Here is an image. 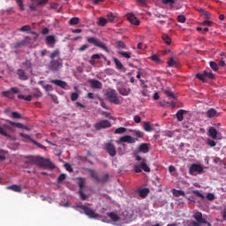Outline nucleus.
Wrapping results in <instances>:
<instances>
[{"label":"nucleus","mask_w":226,"mask_h":226,"mask_svg":"<svg viewBox=\"0 0 226 226\" xmlns=\"http://www.w3.org/2000/svg\"><path fill=\"white\" fill-rule=\"evenodd\" d=\"M168 65L169 66H176V60H174V58H171L169 62H168Z\"/></svg>","instance_id":"69168bd1"},{"label":"nucleus","mask_w":226,"mask_h":226,"mask_svg":"<svg viewBox=\"0 0 226 226\" xmlns=\"http://www.w3.org/2000/svg\"><path fill=\"white\" fill-rule=\"evenodd\" d=\"M59 56H61V51H59V49H55L50 55V59H56V57L60 59Z\"/></svg>","instance_id":"f704fd0d"},{"label":"nucleus","mask_w":226,"mask_h":226,"mask_svg":"<svg viewBox=\"0 0 226 226\" xmlns=\"http://www.w3.org/2000/svg\"><path fill=\"white\" fill-rule=\"evenodd\" d=\"M177 121H183L184 116H185V109H179L177 114Z\"/></svg>","instance_id":"2f4dec72"},{"label":"nucleus","mask_w":226,"mask_h":226,"mask_svg":"<svg viewBox=\"0 0 226 226\" xmlns=\"http://www.w3.org/2000/svg\"><path fill=\"white\" fill-rule=\"evenodd\" d=\"M11 91L14 94H19V93H20V90L19 88H17V87H11Z\"/></svg>","instance_id":"0e129e2a"},{"label":"nucleus","mask_w":226,"mask_h":226,"mask_svg":"<svg viewBox=\"0 0 226 226\" xmlns=\"http://www.w3.org/2000/svg\"><path fill=\"white\" fill-rule=\"evenodd\" d=\"M133 119H134V122H136L138 124L142 121V118H140V117L139 115L134 116Z\"/></svg>","instance_id":"338daca9"},{"label":"nucleus","mask_w":226,"mask_h":226,"mask_svg":"<svg viewBox=\"0 0 226 226\" xmlns=\"http://www.w3.org/2000/svg\"><path fill=\"white\" fill-rule=\"evenodd\" d=\"M39 84H41L43 87V89H45V91H54V87H52L51 85H43V81H40Z\"/></svg>","instance_id":"a19ab883"},{"label":"nucleus","mask_w":226,"mask_h":226,"mask_svg":"<svg viewBox=\"0 0 226 226\" xmlns=\"http://www.w3.org/2000/svg\"><path fill=\"white\" fill-rule=\"evenodd\" d=\"M64 168L66 169V170H68V172H73V168H72V165H70L69 163H65Z\"/></svg>","instance_id":"e2e57ef3"},{"label":"nucleus","mask_w":226,"mask_h":226,"mask_svg":"<svg viewBox=\"0 0 226 226\" xmlns=\"http://www.w3.org/2000/svg\"><path fill=\"white\" fill-rule=\"evenodd\" d=\"M177 19V21L181 24H185V22H186V17H185L184 15H178Z\"/></svg>","instance_id":"3c124183"},{"label":"nucleus","mask_w":226,"mask_h":226,"mask_svg":"<svg viewBox=\"0 0 226 226\" xmlns=\"http://www.w3.org/2000/svg\"><path fill=\"white\" fill-rule=\"evenodd\" d=\"M105 96L109 103H113L114 105H121L123 103V101L117 96V92L114 89L107 90Z\"/></svg>","instance_id":"20e7f679"},{"label":"nucleus","mask_w":226,"mask_h":226,"mask_svg":"<svg viewBox=\"0 0 226 226\" xmlns=\"http://www.w3.org/2000/svg\"><path fill=\"white\" fill-rule=\"evenodd\" d=\"M16 3L18 4V6L19 7V10H21V11H24V10H25L24 2L22 0H16Z\"/></svg>","instance_id":"603ef678"},{"label":"nucleus","mask_w":226,"mask_h":226,"mask_svg":"<svg viewBox=\"0 0 226 226\" xmlns=\"http://www.w3.org/2000/svg\"><path fill=\"white\" fill-rule=\"evenodd\" d=\"M71 100L72 102H77L79 100V94L78 93H72L71 94Z\"/></svg>","instance_id":"6e6d98bb"},{"label":"nucleus","mask_w":226,"mask_h":226,"mask_svg":"<svg viewBox=\"0 0 226 226\" xmlns=\"http://www.w3.org/2000/svg\"><path fill=\"white\" fill-rule=\"evenodd\" d=\"M163 4H170V6H174L175 0H162Z\"/></svg>","instance_id":"864d4df0"},{"label":"nucleus","mask_w":226,"mask_h":226,"mask_svg":"<svg viewBox=\"0 0 226 226\" xmlns=\"http://www.w3.org/2000/svg\"><path fill=\"white\" fill-rule=\"evenodd\" d=\"M143 128L145 132H153V127L149 122H144Z\"/></svg>","instance_id":"473e14b6"},{"label":"nucleus","mask_w":226,"mask_h":226,"mask_svg":"<svg viewBox=\"0 0 226 226\" xmlns=\"http://www.w3.org/2000/svg\"><path fill=\"white\" fill-rule=\"evenodd\" d=\"M116 19V16L112 12H109L107 14V19L108 22H114V19Z\"/></svg>","instance_id":"49530a36"},{"label":"nucleus","mask_w":226,"mask_h":226,"mask_svg":"<svg viewBox=\"0 0 226 226\" xmlns=\"http://www.w3.org/2000/svg\"><path fill=\"white\" fill-rule=\"evenodd\" d=\"M151 59L154 61V63H160V56L158 55H152Z\"/></svg>","instance_id":"bf43d9fd"},{"label":"nucleus","mask_w":226,"mask_h":226,"mask_svg":"<svg viewBox=\"0 0 226 226\" xmlns=\"http://www.w3.org/2000/svg\"><path fill=\"white\" fill-rule=\"evenodd\" d=\"M90 174L94 179H96V181L100 182V178L98 177V174H96V171L94 170H90Z\"/></svg>","instance_id":"4d7b16f0"},{"label":"nucleus","mask_w":226,"mask_h":226,"mask_svg":"<svg viewBox=\"0 0 226 226\" xmlns=\"http://www.w3.org/2000/svg\"><path fill=\"white\" fill-rule=\"evenodd\" d=\"M209 64H210V68H211L214 72H218V70H219V65H218V64H216V62L211 61V62L209 63Z\"/></svg>","instance_id":"58836bf2"},{"label":"nucleus","mask_w":226,"mask_h":226,"mask_svg":"<svg viewBox=\"0 0 226 226\" xmlns=\"http://www.w3.org/2000/svg\"><path fill=\"white\" fill-rule=\"evenodd\" d=\"M189 172L192 176H195L196 172L198 174H202L204 172V166L201 164L193 163L191 165Z\"/></svg>","instance_id":"6e6552de"},{"label":"nucleus","mask_w":226,"mask_h":226,"mask_svg":"<svg viewBox=\"0 0 226 226\" xmlns=\"http://www.w3.org/2000/svg\"><path fill=\"white\" fill-rule=\"evenodd\" d=\"M10 124H11L12 126H16L17 128H24V130H29V128H27V126H26L20 123L10 122Z\"/></svg>","instance_id":"4c0bfd02"},{"label":"nucleus","mask_w":226,"mask_h":226,"mask_svg":"<svg viewBox=\"0 0 226 226\" xmlns=\"http://www.w3.org/2000/svg\"><path fill=\"white\" fill-rule=\"evenodd\" d=\"M118 54H120V56L125 59H130V57H132V53L128 51H118Z\"/></svg>","instance_id":"c9c22d12"},{"label":"nucleus","mask_w":226,"mask_h":226,"mask_svg":"<svg viewBox=\"0 0 226 226\" xmlns=\"http://www.w3.org/2000/svg\"><path fill=\"white\" fill-rule=\"evenodd\" d=\"M171 193L174 197H186V193L183 190L171 189Z\"/></svg>","instance_id":"f3484780"},{"label":"nucleus","mask_w":226,"mask_h":226,"mask_svg":"<svg viewBox=\"0 0 226 226\" xmlns=\"http://www.w3.org/2000/svg\"><path fill=\"white\" fill-rule=\"evenodd\" d=\"M7 190H11L12 192L20 193V192H22V187H20V185H12L7 186Z\"/></svg>","instance_id":"412c9836"},{"label":"nucleus","mask_w":226,"mask_h":226,"mask_svg":"<svg viewBox=\"0 0 226 226\" xmlns=\"http://www.w3.org/2000/svg\"><path fill=\"white\" fill-rule=\"evenodd\" d=\"M131 91L132 90L130 88H125V87L118 88V93L122 94V96H128Z\"/></svg>","instance_id":"b1692460"},{"label":"nucleus","mask_w":226,"mask_h":226,"mask_svg":"<svg viewBox=\"0 0 226 226\" xmlns=\"http://www.w3.org/2000/svg\"><path fill=\"white\" fill-rule=\"evenodd\" d=\"M116 45L117 47V49H125L126 44H124V42L123 41H117L116 42Z\"/></svg>","instance_id":"de8ad7c7"},{"label":"nucleus","mask_w":226,"mask_h":226,"mask_svg":"<svg viewBox=\"0 0 226 226\" xmlns=\"http://www.w3.org/2000/svg\"><path fill=\"white\" fill-rule=\"evenodd\" d=\"M162 38V41H164L166 45H170V43H172V39H170V37L168 34H163Z\"/></svg>","instance_id":"c85d7f7f"},{"label":"nucleus","mask_w":226,"mask_h":226,"mask_svg":"<svg viewBox=\"0 0 226 226\" xmlns=\"http://www.w3.org/2000/svg\"><path fill=\"white\" fill-rule=\"evenodd\" d=\"M56 37L54 35H48L46 37V43L48 45V47H54V45H56Z\"/></svg>","instance_id":"dca6fc26"},{"label":"nucleus","mask_w":226,"mask_h":226,"mask_svg":"<svg viewBox=\"0 0 226 226\" xmlns=\"http://www.w3.org/2000/svg\"><path fill=\"white\" fill-rule=\"evenodd\" d=\"M196 79L206 82L207 79H215V74L212 72L204 71L202 73L196 74Z\"/></svg>","instance_id":"1a4fd4ad"},{"label":"nucleus","mask_w":226,"mask_h":226,"mask_svg":"<svg viewBox=\"0 0 226 226\" xmlns=\"http://www.w3.org/2000/svg\"><path fill=\"white\" fill-rule=\"evenodd\" d=\"M126 128L124 127H118L115 130V133H117V135H121V133H126Z\"/></svg>","instance_id":"37998d69"},{"label":"nucleus","mask_w":226,"mask_h":226,"mask_svg":"<svg viewBox=\"0 0 226 226\" xmlns=\"http://www.w3.org/2000/svg\"><path fill=\"white\" fill-rule=\"evenodd\" d=\"M11 117H13L14 119H20L22 116L19 112L14 111L11 113Z\"/></svg>","instance_id":"13d9d810"},{"label":"nucleus","mask_w":226,"mask_h":226,"mask_svg":"<svg viewBox=\"0 0 226 226\" xmlns=\"http://www.w3.org/2000/svg\"><path fill=\"white\" fill-rule=\"evenodd\" d=\"M74 209L76 211H83L88 216V218L94 219V220H98L100 218V215L94 212L91 207L82 205V203L78 204L76 207H74Z\"/></svg>","instance_id":"7ed1b4c3"},{"label":"nucleus","mask_w":226,"mask_h":226,"mask_svg":"<svg viewBox=\"0 0 226 226\" xmlns=\"http://www.w3.org/2000/svg\"><path fill=\"white\" fill-rule=\"evenodd\" d=\"M18 75L20 79V80H27V75H26V72L22 69L18 70Z\"/></svg>","instance_id":"393cba45"},{"label":"nucleus","mask_w":226,"mask_h":226,"mask_svg":"<svg viewBox=\"0 0 226 226\" xmlns=\"http://www.w3.org/2000/svg\"><path fill=\"white\" fill-rule=\"evenodd\" d=\"M69 24L70 26H77V24H80V19L79 17L71 18Z\"/></svg>","instance_id":"cd10ccee"},{"label":"nucleus","mask_w":226,"mask_h":226,"mask_svg":"<svg viewBox=\"0 0 226 226\" xmlns=\"http://www.w3.org/2000/svg\"><path fill=\"white\" fill-rule=\"evenodd\" d=\"M206 198H207V200L213 201L215 199V193L208 192L207 194Z\"/></svg>","instance_id":"5fc2aeb1"},{"label":"nucleus","mask_w":226,"mask_h":226,"mask_svg":"<svg viewBox=\"0 0 226 226\" xmlns=\"http://www.w3.org/2000/svg\"><path fill=\"white\" fill-rule=\"evenodd\" d=\"M18 98H19V100H25L26 102H31V100H33V95L19 94Z\"/></svg>","instance_id":"7c9ffc66"},{"label":"nucleus","mask_w":226,"mask_h":226,"mask_svg":"<svg viewBox=\"0 0 226 226\" xmlns=\"http://www.w3.org/2000/svg\"><path fill=\"white\" fill-rule=\"evenodd\" d=\"M127 19L131 24H133L134 26H140V21L139 19H137V17H135V14L132 12L127 14Z\"/></svg>","instance_id":"ddd939ff"},{"label":"nucleus","mask_w":226,"mask_h":226,"mask_svg":"<svg viewBox=\"0 0 226 226\" xmlns=\"http://www.w3.org/2000/svg\"><path fill=\"white\" fill-rule=\"evenodd\" d=\"M202 25H203V26H213V22H212V21H209V20H205V21L202 22Z\"/></svg>","instance_id":"774afa93"},{"label":"nucleus","mask_w":226,"mask_h":226,"mask_svg":"<svg viewBox=\"0 0 226 226\" xmlns=\"http://www.w3.org/2000/svg\"><path fill=\"white\" fill-rule=\"evenodd\" d=\"M78 180L79 190H84V186H86V178L79 177Z\"/></svg>","instance_id":"e433bc0d"},{"label":"nucleus","mask_w":226,"mask_h":226,"mask_svg":"<svg viewBox=\"0 0 226 226\" xmlns=\"http://www.w3.org/2000/svg\"><path fill=\"white\" fill-rule=\"evenodd\" d=\"M94 128L95 130H102L105 128H110V126H112V124H110V122L109 120H101L99 122H97L96 124H94Z\"/></svg>","instance_id":"9b49d317"},{"label":"nucleus","mask_w":226,"mask_h":226,"mask_svg":"<svg viewBox=\"0 0 226 226\" xmlns=\"http://www.w3.org/2000/svg\"><path fill=\"white\" fill-rule=\"evenodd\" d=\"M6 154H8L7 151L0 150V162H3L4 160H6Z\"/></svg>","instance_id":"a18cd8bd"},{"label":"nucleus","mask_w":226,"mask_h":226,"mask_svg":"<svg viewBox=\"0 0 226 226\" xmlns=\"http://www.w3.org/2000/svg\"><path fill=\"white\" fill-rule=\"evenodd\" d=\"M108 23H109V20H107V19L99 18L98 21H97V26H100L101 27H103V26H107Z\"/></svg>","instance_id":"a878e982"},{"label":"nucleus","mask_w":226,"mask_h":226,"mask_svg":"<svg viewBox=\"0 0 226 226\" xmlns=\"http://www.w3.org/2000/svg\"><path fill=\"white\" fill-rule=\"evenodd\" d=\"M137 138H133L131 135H124L120 137L116 143L117 144H124L126 142L127 144H135L139 139L144 138V132L139 130L133 131Z\"/></svg>","instance_id":"f257e3e1"},{"label":"nucleus","mask_w":226,"mask_h":226,"mask_svg":"<svg viewBox=\"0 0 226 226\" xmlns=\"http://www.w3.org/2000/svg\"><path fill=\"white\" fill-rule=\"evenodd\" d=\"M136 162H139V163L133 164L134 172L139 174V172H151V168L147 165V161L145 158L140 157V155H135Z\"/></svg>","instance_id":"f03ea898"},{"label":"nucleus","mask_w":226,"mask_h":226,"mask_svg":"<svg viewBox=\"0 0 226 226\" xmlns=\"http://www.w3.org/2000/svg\"><path fill=\"white\" fill-rule=\"evenodd\" d=\"M104 149H106L109 156H112V157L116 156L117 154L116 147L112 144V140L104 144Z\"/></svg>","instance_id":"9d476101"},{"label":"nucleus","mask_w":226,"mask_h":226,"mask_svg":"<svg viewBox=\"0 0 226 226\" xmlns=\"http://www.w3.org/2000/svg\"><path fill=\"white\" fill-rule=\"evenodd\" d=\"M207 146H209L210 147H215V146H216V142L215 140H211V139H208L207 141Z\"/></svg>","instance_id":"680f3d73"},{"label":"nucleus","mask_w":226,"mask_h":226,"mask_svg":"<svg viewBox=\"0 0 226 226\" xmlns=\"http://www.w3.org/2000/svg\"><path fill=\"white\" fill-rule=\"evenodd\" d=\"M113 61L117 70H123V64L121 63V61H119V59L113 57Z\"/></svg>","instance_id":"72a5a7b5"},{"label":"nucleus","mask_w":226,"mask_h":226,"mask_svg":"<svg viewBox=\"0 0 226 226\" xmlns=\"http://www.w3.org/2000/svg\"><path fill=\"white\" fill-rule=\"evenodd\" d=\"M149 193V189L145 188L139 191V195L142 199H146L147 197V194Z\"/></svg>","instance_id":"bb28decb"},{"label":"nucleus","mask_w":226,"mask_h":226,"mask_svg":"<svg viewBox=\"0 0 226 226\" xmlns=\"http://www.w3.org/2000/svg\"><path fill=\"white\" fill-rule=\"evenodd\" d=\"M30 42H31V37H25L24 40L16 42L14 47L15 49H19V47L29 45Z\"/></svg>","instance_id":"4468645a"},{"label":"nucleus","mask_w":226,"mask_h":226,"mask_svg":"<svg viewBox=\"0 0 226 226\" xmlns=\"http://www.w3.org/2000/svg\"><path fill=\"white\" fill-rule=\"evenodd\" d=\"M88 82H89L92 89H102V87H103L102 82H100L97 79H90Z\"/></svg>","instance_id":"2eb2a0df"},{"label":"nucleus","mask_w":226,"mask_h":226,"mask_svg":"<svg viewBox=\"0 0 226 226\" xmlns=\"http://www.w3.org/2000/svg\"><path fill=\"white\" fill-rule=\"evenodd\" d=\"M107 216H109V218H110V220H112V222H119V220H121V217H119L117 214L114 212H108Z\"/></svg>","instance_id":"6ab92c4d"},{"label":"nucleus","mask_w":226,"mask_h":226,"mask_svg":"<svg viewBox=\"0 0 226 226\" xmlns=\"http://www.w3.org/2000/svg\"><path fill=\"white\" fill-rule=\"evenodd\" d=\"M87 41L88 43H92V45H94V47H99V49H102L106 52H109V48L103 42H102V41L98 40L97 38L87 37Z\"/></svg>","instance_id":"423d86ee"},{"label":"nucleus","mask_w":226,"mask_h":226,"mask_svg":"<svg viewBox=\"0 0 226 226\" xmlns=\"http://www.w3.org/2000/svg\"><path fill=\"white\" fill-rule=\"evenodd\" d=\"M51 84H55V86H58L62 89H68V83L63 81L61 79H50Z\"/></svg>","instance_id":"f8f14e48"},{"label":"nucleus","mask_w":226,"mask_h":226,"mask_svg":"<svg viewBox=\"0 0 226 226\" xmlns=\"http://www.w3.org/2000/svg\"><path fill=\"white\" fill-rule=\"evenodd\" d=\"M193 218L200 223H207V221H206V220H204V218H202V213H200V212L195 213L193 215Z\"/></svg>","instance_id":"a211bd4d"},{"label":"nucleus","mask_w":226,"mask_h":226,"mask_svg":"<svg viewBox=\"0 0 226 226\" xmlns=\"http://www.w3.org/2000/svg\"><path fill=\"white\" fill-rule=\"evenodd\" d=\"M79 193L80 198L82 199V200H87V195H86V193H84V192H82V190H79Z\"/></svg>","instance_id":"052dcab7"},{"label":"nucleus","mask_w":226,"mask_h":226,"mask_svg":"<svg viewBox=\"0 0 226 226\" xmlns=\"http://www.w3.org/2000/svg\"><path fill=\"white\" fill-rule=\"evenodd\" d=\"M23 66H26V70H33V64L31 63V60H26L23 63Z\"/></svg>","instance_id":"79ce46f5"},{"label":"nucleus","mask_w":226,"mask_h":226,"mask_svg":"<svg viewBox=\"0 0 226 226\" xmlns=\"http://www.w3.org/2000/svg\"><path fill=\"white\" fill-rule=\"evenodd\" d=\"M19 31H21L22 33H30L31 26L29 25L23 26L19 28Z\"/></svg>","instance_id":"ea45409f"},{"label":"nucleus","mask_w":226,"mask_h":226,"mask_svg":"<svg viewBox=\"0 0 226 226\" xmlns=\"http://www.w3.org/2000/svg\"><path fill=\"white\" fill-rule=\"evenodd\" d=\"M208 133L210 137H212L214 139L218 138V131L215 127H210L208 130Z\"/></svg>","instance_id":"4be33fe9"},{"label":"nucleus","mask_w":226,"mask_h":226,"mask_svg":"<svg viewBox=\"0 0 226 226\" xmlns=\"http://www.w3.org/2000/svg\"><path fill=\"white\" fill-rule=\"evenodd\" d=\"M49 68L51 72H59L63 68V59L57 58L56 60H52L49 64Z\"/></svg>","instance_id":"0eeeda50"},{"label":"nucleus","mask_w":226,"mask_h":226,"mask_svg":"<svg viewBox=\"0 0 226 226\" xmlns=\"http://www.w3.org/2000/svg\"><path fill=\"white\" fill-rule=\"evenodd\" d=\"M218 116V112L215 109H210L207 111V117L209 118L216 117Z\"/></svg>","instance_id":"5701e85b"},{"label":"nucleus","mask_w":226,"mask_h":226,"mask_svg":"<svg viewBox=\"0 0 226 226\" xmlns=\"http://www.w3.org/2000/svg\"><path fill=\"white\" fill-rule=\"evenodd\" d=\"M192 193H195L196 197H200V199H206L204 194H202L199 190L192 191Z\"/></svg>","instance_id":"09e8293b"},{"label":"nucleus","mask_w":226,"mask_h":226,"mask_svg":"<svg viewBox=\"0 0 226 226\" xmlns=\"http://www.w3.org/2000/svg\"><path fill=\"white\" fill-rule=\"evenodd\" d=\"M139 153H149V145H147V143H142L141 145H139Z\"/></svg>","instance_id":"aec40b11"},{"label":"nucleus","mask_w":226,"mask_h":226,"mask_svg":"<svg viewBox=\"0 0 226 226\" xmlns=\"http://www.w3.org/2000/svg\"><path fill=\"white\" fill-rule=\"evenodd\" d=\"M101 57H103L104 61H107V57H105L103 55L100 54H94L91 56V59H100Z\"/></svg>","instance_id":"8fccbe9b"},{"label":"nucleus","mask_w":226,"mask_h":226,"mask_svg":"<svg viewBox=\"0 0 226 226\" xmlns=\"http://www.w3.org/2000/svg\"><path fill=\"white\" fill-rule=\"evenodd\" d=\"M3 96H5V98H10V100H13L15 96L13 95V93L11 90L4 91L2 93Z\"/></svg>","instance_id":"c756f323"},{"label":"nucleus","mask_w":226,"mask_h":226,"mask_svg":"<svg viewBox=\"0 0 226 226\" xmlns=\"http://www.w3.org/2000/svg\"><path fill=\"white\" fill-rule=\"evenodd\" d=\"M0 135H4V137H11L10 133L6 132V129L0 125Z\"/></svg>","instance_id":"c03bdc74"},{"label":"nucleus","mask_w":226,"mask_h":226,"mask_svg":"<svg viewBox=\"0 0 226 226\" xmlns=\"http://www.w3.org/2000/svg\"><path fill=\"white\" fill-rule=\"evenodd\" d=\"M34 162L35 165H38V167L42 169H54L56 167L52 162H50L49 159H44L43 157H36L34 160Z\"/></svg>","instance_id":"39448f33"}]
</instances>
